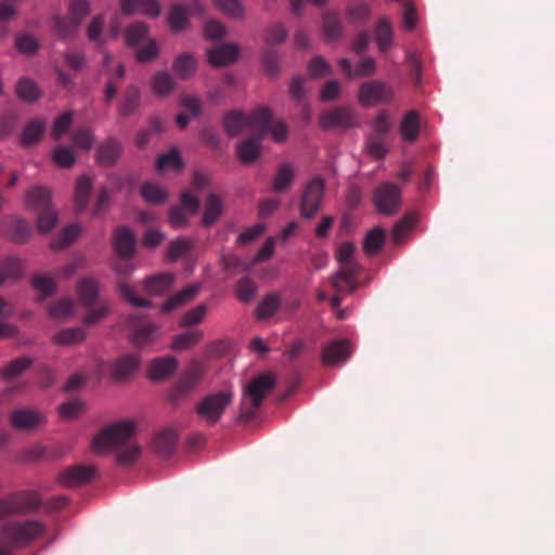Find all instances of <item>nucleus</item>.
Returning <instances> with one entry per match:
<instances>
[{
	"label": "nucleus",
	"instance_id": "obj_1",
	"mask_svg": "<svg viewBox=\"0 0 555 555\" xmlns=\"http://www.w3.org/2000/svg\"><path fill=\"white\" fill-rule=\"evenodd\" d=\"M134 423L124 421L102 429L92 441L94 452H104L108 449L120 448L117 462L120 465H131L139 456L141 449L137 444H127L134 435Z\"/></svg>",
	"mask_w": 555,
	"mask_h": 555
},
{
	"label": "nucleus",
	"instance_id": "obj_2",
	"mask_svg": "<svg viewBox=\"0 0 555 555\" xmlns=\"http://www.w3.org/2000/svg\"><path fill=\"white\" fill-rule=\"evenodd\" d=\"M47 531L37 519L11 520L0 526V555H13L16 548L29 545Z\"/></svg>",
	"mask_w": 555,
	"mask_h": 555
},
{
	"label": "nucleus",
	"instance_id": "obj_3",
	"mask_svg": "<svg viewBox=\"0 0 555 555\" xmlns=\"http://www.w3.org/2000/svg\"><path fill=\"white\" fill-rule=\"evenodd\" d=\"M42 504V499L37 491L22 490L12 492L0 500V521L10 516L34 513Z\"/></svg>",
	"mask_w": 555,
	"mask_h": 555
},
{
	"label": "nucleus",
	"instance_id": "obj_4",
	"mask_svg": "<svg viewBox=\"0 0 555 555\" xmlns=\"http://www.w3.org/2000/svg\"><path fill=\"white\" fill-rule=\"evenodd\" d=\"M273 388L274 378L271 374H262L250 380L245 391V396L249 398L250 404L247 406L245 401L242 402L240 420L244 422L251 421L263 398Z\"/></svg>",
	"mask_w": 555,
	"mask_h": 555
},
{
	"label": "nucleus",
	"instance_id": "obj_5",
	"mask_svg": "<svg viewBox=\"0 0 555 555\" xmlns=\"http://www.w3.org/2000/svg\"><path fill=\"white\" fill-rule=\"evenodd\" d=\"M232 401L233 392L231 391L209 393L196 404L195 412L206 424L212 426L220 421L225 409Z\"/></svg>",
	"mask_w": 555,
	"mask_h": 555
},
{
	"label": "nucleus",
	"instance_id": "obj_6",
	"mask_svg": "<svg viewBox=\"0 0 555 555\" xmlns=\"http://www.w3.org/2000/svg\"><path fill=\"white\" fill-rule=\"evenodd\" d=\"M203 373L204 370L201 363H192L171 388L168 396L170 403L178 405L182 400L188 398L199 384Z\"/></svg>",
	"mask_w": 555,
	"mask_h": 555
},
{
	"label": "nucleus",
	"instance_id": "obj_7",
	"mask_svg": "<svg viewBox=\"0 0 555 555\" xmlns=\"http://www.w3.org/2000/svg\"><path fill=\"white\" fill-rule=\"evenodd\" d=\"M325 182L321 177L312 178L305 186L300 199V214L306 219L313 218L324 197Z\"/></svg>",
	"mask_w": 555,
	"mask_h": 555
},
{
	"label": "nucleus",
	"instance_id": "obj_8",
	"mask_svg": "<svg viewBox=\"0 0 555 555\" xmlns=\"http://www.w3.org/2000/svg\"><path fill=\"white\" fill-rule=\"evenodd\" d=\"M358 98L364 106L388 104L393 99V90L382 80H371L360 86Z\"/></svg>",
	"mask_w": 555,
	"mask_h": 555
},
{
	"label": "nucleus",
	"instance_id": "obj_9",
	"mask_svg": "<svg viewBox=\"0 0 555 555\" xmlns=\"http://www.w3.org/2000/svg\"><path fill=\"white\" fill-rule=\"evenodd\" d=\"M373 202L382 215H393L401 204V190L395 183H383L374 191Z\"/></svg>",
	"mask_w": 555,
	"mask_h": 555
},
{
	"label": "nucleus",
	"instance_id": "obj_10",
	"mask_svg": "<svg viewBox=\"0 0 555 555\" xmlns=\"http://www.w3.org/2000/svg\"><path fill=\"white\" fill-rule=\"evenodd\" d=\"M354 114L349 107L336 106L324 111L320 116V126L324 130L334 128L349 129L354 127Z\"/></svg>",
	"mask_w": 555,
	"mask_h": 555
},
{
	"label": "nucleus",
	"instance_id": "obj_11",
	"mask_svg": "<svg viewBox=\"0 0 555 555\" xmlns=\"http://www.w3.org/2000/svg\"><path fill=\"white\" fill-rule=\"evenodd\" d=\"M351 346L347 339H334L322 348L321 361L325 366L346 362L351 354Z\"/></svg>",
	"mask_w": 555,
	"mask_h": 555
},
{
	"label": "nucleus",
	"instance_id": "obj_12",
	"mask_svg": "<svg viewBox=\"0 0 555 555\" xmlns=\"http://www.w3.org/2000/svg\"><path fill=\"white\" fill-rule=\"evenodd\" d=\"M94 474L93 466L75 465L62 472L57 480L62 486L72 488L89 482Z\"/></svg>",
	"mask_w": 555,
	"mask_h": 555
},
{
	"label": "nucleus",
	"instance_id": "obj_13",
	"mask_svg": "<svg viewBox=\"0 0 555 555\" xmlns=\"http://www.w3.org/2000/svg\"><path fill=\"white\" fill-rule=\"evenodd\" d=\"M140 366V358L137 354H124L111 364L112 377L117 382L126 380L134 375Z\"/></svg>",
	"mask_w": 555,
	"mask_h": 555
},
{
	"label": "nucleus",
	"instance_id": "obj_14",
	"mask_svg": "<svg viewBox=\"0 0 555 555\" xmlns=\"http://www.w3.org/2000/svg\"><path fill=\"white\" fill-rule=\"evenodd\" d=\"M121 152L120 141L115 137H109L99 145L95 159L103 167H112L119 159Z\"/></svg>",
	"mask_w": 555,
	"mask_h": 555
},
{
	"label": "nucleus",
	"instance_id": "obj_15",
	"mask_svg": "<svg viewBox=\"0 0 555 555\" xmlns=\"http://www.w3.org/2000/svg\"><path fill=\"white\" fill-rule=\"evenodd\" d=\"M126 322L132 330V343L135 346L146 345L153 339L155 326L152 323L135 314H130Z\"/></svg>",
	"mask_w": 555,
	"mask_h": 555
},
{
	"label": "nucleus",
	"instance_id": "obj_16",
	"mask_svg": "<svg viewBox=\"0 0 555 555\" xmlns=\"http://www.w3.org/2000/svg\"><path fill=\"white\" fill-rule=\"evenodd\" d=\"M341 267L332 279V285L337 292L352 293L358 285L354 282L359 266L357 263H340Z\"/></svg>",
	"mask_w": 555,
	"mask_h": 555
},
{
	"label": "nucleus",
	"instance_id": "obj_17",
	"mask_svg": "<svg viewBox=\"0 0 555 555\" xmlns=\"http://www.w3.org/2000/svg\"><path fill=\"white\" fill-rule=\"evenodd\" d=\"M248 127L253 130V135L264 138L269 133L272 124V111L269 107H258L247 116Z\"/></svg>",
	"mask_w": 555,
	"mask_h": 555
},
{
	"label": "nucleus",
	"instance_id": "obj_18",
	"mask_svg": "<svg viewBox=\"0 0 555 555\" xmlns=\"http://www.w3.org/2000/svg\"><path fill=\"white\" fill-rule=\"evenodd\" d=\"M113 246L118 256L129 259L135 250L133 233L126 227L118 228L113 236Z\"/></svg>",
	"mask_w": 555,
	"mask_h": 555
},
{
	"label": "nucleus",
	"instance_id": "obj_19",
	"mask_svg": "<svg viewBox=\"0 0 555 555\" xmlns=\"http://www.w3.org/2000/svg\"><path fill=\"white\" fill-rule=\"evenodd\" d=\"M120 9L126 15L140 13L156 17L160 13V4L157 0H121Z\"/></svg>",
	"mask_w": 555,
	"mask_h": 555
},
{
	"label": "nucleus",
	"instance_id": "obj_20",
	"mask_svg": "<svg viewBox=\"0 0 555 555\" xmlns=\"http://www.w3.org/2000/svg\"><path fill=\"white\" fill-rule=\"evenodd\" d=\"M237 55V47L231 43L218 46L207 51L208 62L214 67L229 65L236 61Z\"/></svg>",
	"mask_w": 555,
	"mask_h": 555
},
{
	"label": "nucleus",
	"instance_id": "obj_21",
	"mask_svg": "<svg viewBox=\"0 0 555 555\" xmlns=\"http://www.w3.org/2000/svg\"><path fill=\"white\" fill-rule=\"evenodd\" d=\"M11 424L16 429L30 430L43 421V416L28 409H18L11 413Z\"/></svg>",
	"mask_w": 555,
	"mask_h": 555
},
{
	"label": "nucleus",
	"instance_id": "obj_22",
	"mask_svg": "<svg viewBox=\"0 0 555 555\" xmlns=\"http://www.w3.org/2000/svg\"><path fill=\"white\" fill-rule=\"evenodd\" d=\"M178 365L173 357H163L153 360L150 363L147 376L152 380H163L168 378L176 371Z\"/></svg>",
	"mask_w": 555,
	"mask_h": 555
},
{
	"label": "nucleus",
	"instance_id": "obj_23",
	"mask_svg": "<svg viewBox=\"0 0 555 555\" xmlns=\"http://www.w3.org/2000/svg\"><path fill=\"white\" fill-rule=\"evenodd\" d=\"M26 208L36 212L51 207V193L42 186H34L26 193Z\"/></svg>",
	"mask_w": 555,
	"mask_h": 555
},
{
	"label": "nucleus",
	"instance_id": "obj_24",
	"mask_svg": "<svg viewBox=\"0 0 555 555\" xmlns=\"http://www.w3.org/2000/svg\"><path fill=\"white\" fill-rule=\"evenodd\" d=\"M173 281L172 273L163 272L146 278L143 281V286L149 295H163L171 288Z\"/></svg>",
	"mask_w": 555,
	"mask_h": 555
},
{
	"label": "nucleus",
	"instance_id": "obj_25",
	"mask_svg": "<svg viewBox=\"0 0 555 555\" xmlns=\"http://www.w3.org/2000/svg\"><path fill=\"white\" fill-rule=\"evenodd\" d=\"M262 138L250 135L237 144L236 155L243 164H251L260 156V142Z\"/></svg>",
	"mask_w": 555,
	"mask_h": 555
},
{
	"label": "nucleus",
	"instance_id": "obj_26",
	"mask_svg": "<svg viewBox=\"0 0 555 555\" xmlns=\"http://www.w3.org/2000/svg\"><path fill=\"white\" fill-rule=\"evenodd\" d=\"M47 124L42 118H34L24 127L21 134V144L30 147L37 144L46 131Z\"/></svg>",
	"mask_w": 555,
	"mask_h": 555
},
{
	"label": "nucleus",
	"instance_id": "obj_27",
	"mask_svg": "<svg viewBox=\"0 0 555 555\" xmlns=\"http://www.w3.org/2000/svg\"><path fill=\"white\" fill-rule=\"evenodd\" d=\"M31 233L29 224L20 218H12L4 223L5 236L15 243H25Z\"/></svg>",
	"mask_w": 555,
	"mask_h": 555
},
{
	"label": "nucleus",
	"instance_id": "obj_28",
	"mask_svg": "<svg viewBox=\"0 0 555 555\" xmlns=\"http://www.w3.org/2000/svg\"><path fill=\"white\" fill-rule=\"evenodd\" d=\"M141 104V92L134 85L128 86L118 104V113L121 116H131Z\"/></svg>",
	"mask_w": 555,
	"mask_h": 555
},
{
	"label": "nucleus",
	"instance_id": "obj_29",
	"mask_svg": "<svg viewBox=\"0 0 555 555\" xmlns=\"http://www.w3.org/2000/svg\"><path fill=\"white\" fill-rule=\"evenodd\" d=\"M77 294L80 305L90 308L96 302L99 296V283L91 278L81 279L77 284Z\"/></svg>",
	"mask_w": 555,
	"mask_h": 555
},
{
	"label": "nucleus",
	"instance_id": "obj_30",
	"mask_svg": "<svg viewBox=\"0 0 555 555\" xmlns=\"http://www.w3.org/2000/svg\"><path fill=\"white\" fill-rule=\"evenodd\" d=\"M177 440L178 435L173 429H164L154 437L153 446L159 455L169 456L176 449Z\"/></svg>",
	"mask_w": 555,
	"mask_h": 555
},
{
	"label": "nucleus",
	"instance_id": "obj_31",
	"mask_svg": "<svg viewBox=\"0 0 555 555\" xmlns=\"http://www.w3.org/2000/svg\"><path fill=\"white\" fill-rule=\"evenodd\" d=\"M223 211L222 199L216 193H209L205 204V210L202 224L206 228L211 227L218 221Z\"/></svg>",
	"mask_w": 555,
	"mask_h": 555
},
{
	"label": "nucleus",
	"instance_id": "obj_32",
	"mask_svg": "<svg viewBox=\"0 0 555 555\" xmlns=\"http://www.w3.org/2000/svg\"><path fill=\"white\" fill-rule=\"evenodd\" d=\"M199 291V286L197 285H190L179 293L172 295L169 297L162 307L163 312H171L181 306L188 304L192 299H194Z\"/></svg>",
	"mask_w": 555,
	"mask_h": 555
},
{
	"label": "nucleus",
	"instance_id": "obj_33",
	"mask_svg": "<svg viewBox=\"0 0 555 555\" xmlns=\"http://www.w3.org/2000/svg\"><path fill=\"white\" fill-rule=\"evenodd\" d=\"M151 89L158 96H167L176 89V81L168 72L159 70L151 78Z\"/></svg>",
	"mask_w": 555,
	"mask_h": 555
},
{
	"label": "nucleus",
	"instance_id": "obj_34",
	"mask_svg": "<svg viewBox=\"0 0 555 555\" xmlns=\"http://www.w3.org/2000/svg\"><path fill=\"white\" fill-rule=\"evenodd\" d=\"M374 40L382 52H386L392 46L393 29L387 18L383 17L377 22L374 30Z\"/></svg>",
	"mask_w": 555,
	"mask_h": 555
},
{
	"label": "nucleus",
	"instance_id": "obj_35",
	"mask_svg": "<svg viewBox=\"0 0 555 555\" xmlns=\"http://www.w3.org/2000/svg\"><path fill=\"white\" fill-rule=\"evenodd\" d=\"M420 133V116L417 112H408L400 124V134L405 142H414Z\"/></svg>",
	"mask_w": 555,
	"mask_h": 555
},
{
	"label": "nucleus",
	"instance_id": "obj_36",
	"mask_svg": "<svg viewBox=\"0 0 555 555\" xmlns=\"http://www.w3.org/2000/svg\"><path fill=\"white\" fill-rule=\"evenodd\" d=\"M86 336V331L80 326H76L60 331L53 336L52 341L59 346H73L82 343Z\"/></svg>",
	"mask_w": 555,
	"mask_h": 555
},
{
	"label": "nucleus",
	"instance_id": "obj_37",
	"mask_svg": "<svg viewBox=\"0 0 555 555\" xmlns=\"http://www.w3.org/2000/svg\"><path fill=\"white\" fill-rule=\"evenodd\" d=\"M246 127L247 116L242 112H229L223 118V128L230 137H237Z\"/></svg>",
	"mask_w": 555,
	"mask_h": 555
},
{
	"label": "nucleus",
	"instance_id": "obj_38",
	"mask_svg": "<svg viewBox=\"0 0 555 555\" xmlns=\"http://www.w3.org/2000/svg\"><path fill=\"white\" fill-rule=\"evenodd\" d=\"M15 93L20 100L28 103L37 101L41 94L36 82L28 77L18 79L15 86Z\"/></svg>",
	"mask_w": 555,
	"mask_h": 555
},
{
	"label": "nucleus",
	"instance_id": "obj_39",
	"mask_svg": "<svg viewBox=\"0 0 555 555\" xmlns=\"http://www.w3.org/2000/svg\"><path fill=\"white\" fill-rule=\"evenodd\" d=\"M183 167L184 163L177 147H172L168 153L159 155L156 159V169L159 172L168 169L180 171Z\"/></svg>",
	"mask_w": 555,
	"mask_h": 555
},
{
	"label": "nucleus",
	"instance_id": "obj_40",
	"mask_svg": "<svg viewBox=\"0 0 555 555\" xmlns=\"http://www.w3.org/2000/svg\"><path fill=\"white\" fill-rule=\"evenodd\" d=\"M197 66L196 59L190 53H182L176 57L172 64L173 72L181 79L191 77Z\"/></svg>",
	"mask_w": 555,
	"mask_h": 555
},
{
	"label": "nucleus",
	"instance_id": "obj_41",
	"mask_svg": "<svg viewBox=\"0 0 555 555\" xmlns=\"http://www.w3.org/2000/svg\"><path fill=\"white\" fill-rule=\"evenodd\" d=\"M295 178L294 168L291 164L283 163L279 166L273 181V191L282 193L291 188Z\"/></svg>",
	"mask_w": 555,
	"mask_h": 555
},
{
	"label": "nucleus",
	"instance_id": "obj_42",
	"mask_svg": "<svg viewBox=\"0 0 555 555\" xmlns=\"http://www.w3.org/2000/svg\"><path fill=\"white\" fill-rule=\"evenodd\" d=\"M91 190L92 182L87 176H82L77 180L75 188V205L78 211L87 209Z\"/></svg>",
	"mask_w": 555,
	"mask_h": 555
},
{
	"label": "nucleus",
	"instance_id": "obj_43",
	"mask_svg": "<svg viewBox=\"0 0 555 555\" xmlns=\"http://www.w3.org/2000/svg\"><path fill=\"white\" fill-rule=\"evenodd\" d=\"M31 363V359L27 357H20L17 359H14L1 370V377L4 380L10 382L13 378L22 375L26 370H28Z\"/></svg>",
	"mask_w": 555,
	"mask_h": 555
},
{
	"label": "nucleus",
	"instance_id": "obj_44",
	"mask_svg": "<svg viewBox=\"0 0 555 555\" xmlns=\"http://www.w3.org/2000/svg\"><path fill=\"white\" fill-rule=\"evenodd\" d=\"M203 338V332L201 330H190L176 335L172 341V349L175 350H188L197 345Z\"/></svg>",
	"mask_w": 555,
	"mask_h": 555
},
{
	"label": "nucleus",
	"instance_id": "obj_45",
	"mask_svg": "<svg viewBox=\"0 0 555 555\" xmlns=\"http://www.w3.org/2000/svg\"><path fill=\"white\" fill-rule=\"evenodd\" d=\"M386 233L380 228H375L367 232L363 241V250L367 255H376L385 243Z\"/></svg>",
	"mask_w": 555,
	"mask_h": 555
},
{
	"label": "nucleus",
	"instance_id": "obj_46",
	"mask_svg": "<svg viewBox=\"0 0 555 555\" xmlns=\"http://www.w3.org/2000/svg\"><path fill=\"white\" fill-rule=\"evenodd\" d=\"M193 249V242L190 238L179 237L170 242L167 250L169 261H176L189 255Z\"/></svg>",
	"mask_w": 555,
	"mask_h": 555
},
{
	"label": "nucleus",
	"instance_id": "obj_47",
	"mask_svg": "<svg viewBox=\"0 0 555 555\" xmlns=\"http://www.w3.org/2000/svg\"><path fill=\"white\" fill-rule=\"evenodd\" d=\"M102 70L106 74L107 81L111 80V76H114V82L116 85L117 82L122 81L126 75V68L122 63H117L113 67V56L107 51L103 53Z\"/></svg>",
	"mask_w": 555,
	"mask_h": 555
},
{
	"label": "nucleus",
	"instance_id": "obj_48",
	"mask_svg": "<svg viewBox=\"0 0 555 555\" xmlns=\"http://www.w3.org/2000/svg\"><path fill=\"white\" fill-rule=\"evenodd\" d=\"M416 221V215L414 212L405 215L400 221H398L392 230L391 238L396 244L401 243L412 230Z\"/></svg>",
	"mask_w": 555,
	"mask_h": 555
},
{
	"label": "nucleus",
	"instance_id": "obj_49",
	"mask_svg": "<svg viewBox=\"0 0 555 555\" xmlns=\"http://www.w3.org/2000/svg\"><path fill=\"white\" fill-rule=\"evenodd\" d=\"M215 5L234 20H244L245 8L238 0H212Z\"/></svg>",
	"mask_w": 555,
	"mask_h": 555
},
{
	"label": "nucleus",
	"instance_id": "obj_50",
	"mask_svg": "<svg viewBox=\"0 0 555 555\" xmlns=\"http://www.w3.org/2000/svg\"><path fill=\"white\" fill-rule=\"evenodd\" d=\"M141 195L151 204H163L167 199L166 191L162 186L152 182H145L142 184Z\"/></svg>",
	"mask_w": 555,
	"mask_h": 555
},
{
	"label": "nucleus",
	"instance_id": "obj_51",
	"mask_svg": "<svg viewBox=\"0 0 555 555\" xmlns=\"http://www.w3.org/2000/svg\"><path fill=\"white\" fill-rule=\"evenodd\" d=\"M80 23L72 18V16L68 17H61L55 16L54 17V27L57 33V35L63 38H72L75 36L79 28Z\"/></svg>",
	"mask_w": 555,
	"mask_h": 555
},
{
	"label": "nucleus",
	"instance_id": "obj_52",
	"mask_svg": "<svg viewBox=\"0 0 555 555\" xmlns=\"http://www.w3.org/2000/svg\"><path fill=\"white\" fill-rule=\"evenodd\" d=\"M281 299L278 294H269L258 305L256 309L257 318L268 319L272 317L280 306Z\"/></svg>",
	"mask_w": 555,
	"mask_h": 555
},
{
	"label": "nucleus",
	"instance_id": "obj_53",
	"mask_svg": "<svg viewBox=\"0 0 555 555\" xmlns=\"http://www.w3.org/2000/svg\"><path fill=\"white\" fill-rule=\"evenodd\" d=\"M22 274L21 261L16 258H8L3 262L0 261V287L9 279H17Z\"/></svg>",
	"mask_w": 555,
	"mask_h": 555
},
{
	"label": "nucleus",
	"instance_id": "obj_54",
	"mask_svg": "<svg viewBox=\"0 0 555 555\" xmlns=\"http://www.w3.org/2000/svg\"><path fill=\"white\" fill-rule=\"evenodd\" d=\"M189 11L182 4H175L171 7L168 22L172 29L180 30L185 27L189 21Z\"/></svg>",
	"mask_w": 555,
	"mask_h": 555
},
{
	"label": "nucleus",
	"instance_id": "obj_55",
	"mask_svg": "<svg viewBox=\"0 0 555 555\" xmlns=\"http://www.w3.org/2000/svg\"><path fill=\"white\" fill-rule=\"evenodd\" d=\"M323 30L331 40H335L341 36L343 26L337 14L325 13L323 15Z\"/></svg>",
	"mask_w": 555,
	"mask_h": 555
},
{
	"label": "nucleus",
	"instance_id": "obj_56",
	"mask_svg": "<svg viewBox=\"0 0 555 555\" xmlns=\"http://www.w3.org/2000/svg\"><path fill=\"white\" fill-rule=\"evenodd\" d=\"M118 292L120 296L130 305L134 307H149L151 302L135 294L134 287L130 284L120 282L118 284Z\"/></svg>",
	"mask_w": 555,
	"mask_h": 555
},
{
	"label": "nucleus",
	"instance_id": "obj_57",
	"mask_svg": "<svg viewBox=\"0 0 555 555\" xmlns=\"http://www.w3.org/2000/svg\"><path fill=\"white\" fill-rule=\"evenodd\" d=\"M88 309L89 311L83 319L87 325H94L109 314V305L106 301H101L99 305L94 304Z\"/></svg>",
	"mask_w": 555,
	"mask_h": 555
},
{
	"label": "nucleus",
	"instance_id": "obj_58",
	"mask_svg": "<svg viewBox=\"0 0 555 555\" xmlns=\"http://www.w3.org/2000/svg\"><path fill=\"white\" fill-rule=\"evenodd\" d=\"M149 28L146 24L138 22L130 25L126 30V41L129 46L141 43L147 36Z\"/></svg>",
	"mask_w": 555,
	"mask_h": 555
},
{
	"label": "nucleus",
	"instance_id": "obj_59",
	"mask_svg": "<svg viewBox=\"0 0 555 555\" xmlns=\"http://www.w3.org/2000/svg\"><path fill=\"white\" fill-rule=\"evenodd\" d=\"M365 145L369 154L375 159H383L387 154L384 137L370 134Z\"/></svg>",
	"mask_w": 555,
	"mask_h": 555
},
{
	"label": "nucleus",
	"instance_id": "obj_60",
	"mask_svg": "<svg viewBox=\"0 0 555 555\" xmlns=\"http://www.w3.org/2000/svg\"><path fill=\"white\" fill-rule=\"evenodd\" d=\"M37 214V225L40 232H50L55 228L57 223V215L52 207Z\"/></svg>",
	"mask_w": 555,
	"mask_h": 555
},
{
	"label": "nucleus",
	"instance_id": "obj_61",
	"mask_svg": "<svg viewBox=\"0 0 555 555\" xmlns=\"http://www.w3.org/2000/svg\"><path fill=\"white\" fill-rule=\"evenodd\" d=\"M80 234V228L78 224H69L67 225L59 240L52 242L51 247L53 249H61L66 245L73 243Z\"/></svg>",
	"mask_w": 555,
	"mask_h": 555
},
{
	"label": "nucleus",
	"instance_id": "obj_62",
	"mask_svg": "<svg viewBox=\"0 0 555 555\" xmlns=\"http://www.w3.org/2000/svg\"><path fill=\"white\" fill-rule=\"evenodd\" d=\"M235 291L240 300L248 302L255 297L257 285L249 278H244L237 282Z\"/></svg>",
	"mask_w": 555,
	"mask_h": 555
},
{
	"label": "nucleus",
	"instance_id": "obj_63",
	"mask_svg": "<svg viewBox=\"0 0 555 555\" xmlns=\"http://www.w3.org/2000/svg\"><path fill=\"white\" fill-rule=\"evenodd\" d=\"M54 163L62 168H70L76 160L73 151L66 146H57L52 153Z\"/></svg>",
	"mask_w": 555,
	"mask_h": 555
},
{
	"label": "nucleus",
	"instance_id": "obj_64",
	"mask_svg": "<svg viewBox=\"0 0 555 555\" xmlns=\"http://www.w3.org/2000/svg\"><path fill=\"white\" fill-rule=\"evenodd\" d=\"M15 47L22 54L34 55L37 52L39 44L35 37L23 34L16 37Z\"/></svg>",
	"mask_w": 555,
	"mask_h": 555
}]
</instances>
